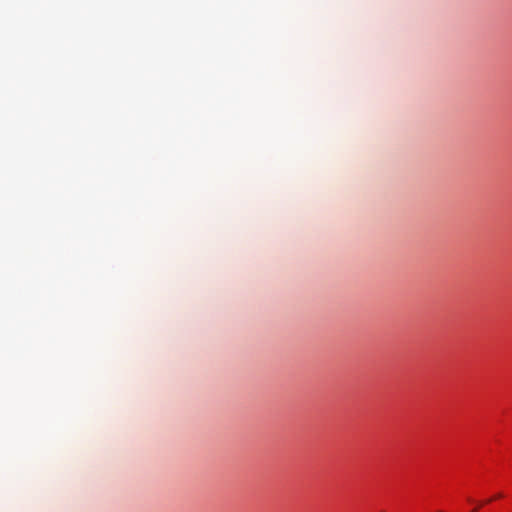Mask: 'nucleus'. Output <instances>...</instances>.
Instances as JSON below:
<instances>
[{
  "label": "nucleus",
  "instance_id": "nucleus-1",
  "mask_svg": "<svg viewBox=\"0 0 512 512\" xmlns=\"http://www.w3.org/2000/svg\"><path fill=\"white\" fill-rule=\"evenodd\" d=\"M501 497H503V495H502L501 493H499V494H497L494 498H495V499H498V498H501Z\"/></svg>",
  "mask_w": 512,
  "mask_h": 512
}]
</instances>
